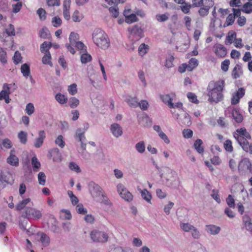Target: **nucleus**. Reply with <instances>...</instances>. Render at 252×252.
<instances>
[{
  "label": "nucleus",
  "mask_w": 252,
  "mask_h": 252,
  "mask_svg": "<svg viewBox=\"0 0 252 252\" xmlns=\"http://www.w3.org/2000/svg\"><path fill=\"white\" fill-rule=\"evenodd\" d=\"M224 87V81L222 79L210 82L207 87L209 101L218 103L222 100L223 97L222 92Z\"/></svg>",
  "instance_id": "1"
},
{
  "label": "nucleus",
  "mask_w": 252,
  "mask_h": 252,
  "mask_svg": "<svg viewBox=\"0 0 252 252\" xmlns=\"http://www.w3.org/2000/svg\"><path fill=\"white\" fill-rule=\"evenodd\" d=\"M233 136L245 152L252 155V143L250 144L248 141L251 139V136L245 127L237 129Z\"/></svg>",
  "instance_id": "2"
},
{
  "label": "nucleus",
  "mask_w": 252,
  "mask_h": 252,
  "mask_svg": "<svg viewBox=\"0 0 252 252\" xmlns=\"http://www.w3.org/2000/svg\"><path fill=\"white\" fill-rule=\"evenodd\" d=\"M93 40L96 46L101 49H106L110 45L107 34L101 29L95 30L93 33Z\"/></svg>",
  "instance_id": "3"
},
{
  "label": "nucleus",
  "mask_w": 252,
  "mask_h": 252,
  "mask_svg": "<svg viewBox=\"0 0 252 252\" xmlns=\"http://www.w3.org/2000/svg\"><path fill=\"white\" fill-rule=\"evenodd\" d=\"M90 237L93 241L96 243H106L108 239V236L106 233L97 230L92 231Z\"/></svg>",
  "instance_id": "4"
},
{
  "label": "nucleus",
  "mask_w": 252,
  "mask_h": 252,
  "mask_svg": "<svg viewBox=\"0 0 252 252\" xmlns=\"http://www.w3.org/2000/svg\"><path fill=\"white\" fill-rule=\"evenodd\" d=\"M23 216L28 219L39 220L41 218V212L33 207H27L25 210V215Z\"/></svg>",
  "instance_id": "5"
},
{
  "label": "nucleus",
  "mask_w": 252,
  "mask_h": 252,
  "mask_svg": "<svg viewBox=\"0 0 252 252\" xmlns=\"http://www.w3.org/2000/svg\"><path fill=\"white\" fill-rule=\"evenodd\" d=\"M225 113L231 114L233 119L237 123H241L243 122V116L240 112V109L233 106L228 107L225 110Z\"/></svg>",
  "instance_id": "6"
},
{
  "label": "nucleus",
  "mask_w": 252,
  "mask_h": 252,
  "mask_svg": "<svg viewBox=\"0 0 252 252\" xmlns=\"http://www.w3.org/2000/svg\"><path fill=\"white\" fill-rule=\"evenodd\" d=\"M79 35L78 33L71 32L69 35V44H66L65 46L68 51H69L72 54H74L75 53V50L73 47L74 45L79 42Z\"/></svg>",
  "instance_id": "7"
},
{
  "label": "nucleus",
  "mask_w": 252,
  "mask_h": 252,
  "mask_svg": "<svg viewBox=\"0 0 252 252\" xmlns=\"http://www.w3.org/2000/svg\"><path fill=\"white\" fill-rule=\"evenodd\" d=\"M117 190L121 197L126 201L130 202L133 199L132 194L122 184L117 186Z\"/></svg>",
  "instance_id": "8"
},
{
  "label": "nucleus",
  "mask_w": 252,
  "mask_h": 252,
  "mask_svg": "<svg viewBox=\"0 0 252 252\" xmlns=\"http://www.w3.org/2000/svg\"><path fill=\"white\" fill-rule=\"evenodd\" d=\"M213 51L218 58H223L227 54L226 48L220 43L215 44L213 47Z\"/></svg>",
  "instance_id": "9"
},
{
  "label": "nucleus",
  "mask_w": 252,
  "mask_h": 252,
  "mask_svg": "<svg viewBox=\"0 0 252 252\" xmlns=\"http://www.w3.org/2000/svg\"><path fill=\"white\" fill-rule=\"evenodd\" d=\"M232 11L233 13L229 14L226 17L225 24L227 26L232 25L234 23L237 16L241 15V10L240 9L233 8Z\"/></svg>",
  "instance_id": "10"
},
{
  "label": "nucleus",
  "mask_w": 252,
  "mask_h": 252,
  "mask_svg": "<svg viewBox=\"0 0 252 252\" xmlns=\"http://www.w3.org/2000/svg\"><path fill=\"white\" fill-rule=\"evenodd\" d=\"M128 31L131 35L134 36L137 39L141 38L143 36V30L138 25L128 28Z\"/></svg>",
  "instance_id": "11"
},
{
  "label": "nucleus",
  "mask_w": 252,
  "mask_h": 252,
  "mask_svg": "<svg viewBox=\"0 0 252 252\" xmlns=\"http://www.w3.org/2000/svg\"><path fill=\"white\" fill-rule=\"evenodd\" d=\"M175 96L174 94H170L160 95V97L162 101L170 108H174V104L172 103L173 97Z\"/></svg>",
  "instance_id": "12"
},
{
  "label": "nucleus",
  "mask_w": 252,
  "mask_h": 252,
  "mask_svg": "<svg viewBox=\"0 0 252 252\" xmlns=\"http://www.w3.org/2000/svg\"><path fill=\"white\" fill-rule=\"evenodd\" d=\"M48 157L52 158L54 161L59 162L62 160V156L58 148H54L49 152Z\"/></svg>",
  "instance_id": "13"
},
{
  "label": "nucleus",
  "mask_w": 252,
  "mask_h": 252,
  "mask_svg": "<svg viewBox=\"0 0 252 252\" xmlns=\"http://www.w3.org/2000/svg\"><path fill=\"white\" fill-rule=\"evenodd\" d=\"M63 6V16L66 20L68 21L70 18L69 12L70 7V0H64Z\"/></svg>",
  "instance_id": "14"
},
{
  "label": "nucleus",
  "mask_w": 252,
  "mask_h": 252,
  "mask_svg": "<svg viewBox=\"0 0 252 252\" xmlns=\"http://www.w3.org/2000/svg\"><path fill=\"white\" fill-rule=\"evenodd\" d=\"M46 137L45 132L43 130H40L38 132V137L35 140L34 146L36 148L40 147L44 142V140Z\"/></svg>",
  "instance_id": "15"
},
{
  "label": "nucleus",
  "mask_w": 252,
  "mask_h": 252,
  "mask_svg": "<svg viewBox=\"0 0 252 252\" xmlns=\"http://www.w3.org/2000/svg\"><path fill=\"white\" fill-rule=\"evenodd\" d=\"M15 151L11 150L9 156L7 158V162L11 166H18L19 158L14 155Z\"/></svg>",
  "instance_id": "16"
},
{
  "label": "nucleus",
  "mask_w": 252,
  "mask_h": 252,
  "mask_svg": "<svg viewBox=\"0 0 252 252\" xmlns=\"http://www.w3.org/2000/svg\"><path fill=\"white\" fill-rule=\"evenodd\" d=\"M177 119L178 120V123L183 126H189L191 124L190 117L188 113H185L183 118H178V117H177Z\"/></svg>",
  "instance_id": "17"
},
{
  "label": "nucleus",
  "mask_w": 252,
  "mask_h": 252,
  "mask_svg": "<svg viewBox=\"0 0 252 252\" xmlns=\"http://www.w3.org/2000/svg\"><path fill=\"white\" fill-rule=\"evenodd\" d=\"M110 129L113 135L116 137H118L122 134L123 131L122 128L118 124H112Z\"/></svg>",
  "instance_id": "18"
},
{
  "label": "nucleus",
  "mask_w": 252,
  "mask_h": 252,
  "mask_svg": "<svg viewBox=\"0 0 252 252\" xmlns=\"http://www.w3.org/2000/svg\"><path fill=\"white\" fill-rule=\"evenodd\" d=\"M206 230L212 235H216L220 232V228L213 224L206 225Z\"/></svg>",
  "instance_id": "19"
},
{
  "label": "nucleus",
  "mask_w": 252,
  "mask_h": 252,
  "mask_svg": "<svg viewBox=\"0 0 252 252\" xmlns=\"http://www.w3.org/2000/svg\"><path fill=\"white\" fill-rule=\"evenodd\" d=\"M242 67L239 64H236L233 69L231 73L232 76L234 79H237L242 74Z\"/></svg>",
  "instance_id": "20"
},
{
  "label": "nucleus",
  "mask_w": 252,
  "mask_h": 252,
  "mask_svg": "<svg viewBox=\"0 0 252 252\" xmlns=\"http://www.w3.org/2000/svg\"><path fill=\"white\" fill-rule=\"evenodd\" d=\"M191 252H207L205 248H204L199 243L192 244L190 248Z\"/></svg>",
  "instance_id": "21"
},
{
  "label": "nucleus",
  "mask_w": 252,
  "mask_h": 252,
  "mask_svg": "<svg viewBox=\"0 0 252 252\" xmlns=\"http://www.w3.org/2000/svg\"><path fill=\"white\" fill-rule=\"evenodd\" d=\"M243 221L246 229L252 233V223L250 217L247 215H244L243 217Z\"/></svg>",
  "instance_id": "22"
},
{
  "label": "nucleus",
  "mask_w": 252,
  "mask_h": 252,
  "mask_svg": "<svg viewBox=\"0 0 252 252\" xmlns=\"http://www.w3.org/2000/svg\"><path fill=\"white\" fill-rule=\"evenodd\" d=\"M124 15L125 16V21L128 24H131L138 20V18L135 14L132 13L127 15L126 12H124Z\"/></svg>",
  "instance_id": "23"
},
{
  "label": "nucleus",
  "mask_w": 252,
  "mask_h": 252,
  "mask_svg": "<svg viewBox=\"0 0 252 252\" xmlns=\"http://www.w3.org/2000/svg\"><path fill=\"white\" fill-rule=\"evenodd\" d=\"M198 65V60L194 58H191L189 61V63L187 64L188 71H191L196 68Z\"/></svg>",
  "instance_id": "24"
},
{
  "label": "nucleus",
  "mask_w": 252,
  "mask_h": 252,
  "mask_svg": "<svg viewBox=\"0 0 252 252\" xmlns=\"http://www.w3.org/2000/svg\"><path fill=\"white\" fill-rule=\"evenodd\" d=\"M142 198L149 203H151L152 195L151 193L146 189H139Z\"/></svg>",
  "instance_id": "25"
},
{
  "label": "nucleus",
  "mask_w": 252,
  "mask_h": 252,
  "mask_svg": "<svg viewBox=\"0 0 252 252\" xmlns=\"http://www.w3.org/2000/svg\"><path fill=\"white\" fill-rule=\"evenodd\" d=\"M246 167L250 173H252V165L251 162L248 159L242 160L239 164V170H240L241 167Z\"/></svg>",
  "instance_id": "26"
},
{
  "label": "nucleus",
  "mask_w": 252,
  "mask_h": 252,
  "mask_svg": "<svg viewBox=\"0 0 252 252\" xmlns=\"http://www.w3.org/2000/svg\"><path fill=\"white\" fill-rule=\"evenodd\" d=\"M240 10L241 12L242 11L246 14H250L252 13V2H247L244 3Z\"/></svg>",
  "instance_id": "27"
},
{
  "label": "nucleus",
  "mask_w": 252,
  "mask_h": 252,
  "mask_svg": "<svg viewBox=\"0 0 252 252\" xmlns=\"http://www.w3.org/2000/svg\"><path fill=\"white\" fill-rule=\"evenodd\" d=\"M203 144L202 141L200 139H197L194 143V147L196 151L199 154H202L204 150L203 147L202 146Z\"/></svg>",
  "instance_id": "28"
},
{
  "label": "nucleus",
  "mask_w": 252,
  "mask_h": 252,
  "mask_svg": "<svg viewBox=\"0 0 252 252\" xmlns=\"http://www.w3.org/2000/svg\"><path fill=\"white\" fill-rule=\"evenodd\" d=\"M81 54L82 55L80 57V60L82 63H87L92 60V57L90 54L87 52L82 53Z\"/></svg>",
  "instance_id": "29"
},
{
  "label": "nucleus",
  "mask_w": 252,
  "mask_h": 252,
  "mask_svg": "<svg viewBox=\"0 0 252 252\" xmlns=\"http://www.w3.org/2000/svg\"><path fill=\"white\" fill-rule=\"evenodd\" d=\"M85 130L81 129V128H78L76 130L75 133V137L80 141L81 143L84 142L86 139L84 135Z\"/></svg>",
  "instance_id": "30"
},
{
  "label": "nucleus",
  "mask_w": 252,
  "mask_h": 252,
  "mask_svg": "<svg viewBox=\"0 0 252 252\" xmlns=\"http://www.w3.org/2000/svg\"><path fill=\"white\" fill-rule=\"evenodd\" d=\"M31 202V199L30 198H26L19 202L16 206V209L18 211L23 209L26 206Z\"/></svg>",
  "instance_id": "31"
},
{
  "label": "nucleus",
  "mask_w": 252,
  "mask_h": 252,
  "mask_svg": "<svg viewBox=\"0 0 252 252\" xmlns=\"http://www.w3.org/2000/svg\"><path fill=\"white\" fill-rule=\"evenodd\" d=\"M236 37V34L234 32H228L227 36L225 39V44H231L235 40Z\"/></svg>",
  "instance_id": "32"
},
{
  "label": "nucleus",
  "mask_w": 252,
  "mask_h": 252,
  "mask_svg": "<svg viewBox=\"0 0 252 252\" xmlns=\"http://www.w3.org/2000/svg\"><path fill=\"white\" fill-rule=\"evenodd\" d=\"M55 99L60 104H64L67 102V98L61 93H58L55 95Z\"/></svg>",
  "instance_id": "33"
},
{
  "label": "nucleus",
  "mask_w": 252,
  "mask_h": 252,
  "mask_svg": "<svg viewBox=\"0 0 252 252\" xmlns=\"http://www.w3.org/2000/svg\"><path fill=\"white\" fill-rule=\"evenodd\" d=\"M74 47L76 50L80 51V53L87 52V47L81 41L76 43L74 46H73V47Z\"/></svg>",
  "instance_id": "34"
},
{
  "label": "nucleus",
  "mask_w": 252,
  "mask_h": 252,
  "mask_svg": "<svg viewBox=\"0 0 252 252\" xmlns=\"http://www.w3.org/2000/svg\"><path fill=\"white\" fill-rule=\"evenodd\" d=\"M83 18V14L77 10H75L72 14V19L74 22H79Z\"/></svg>",
  "instance_id": "35"
},
{
  "label": "nucleus",
  "mask_w": 252,
  "mask_h": 252,
  "mask_svg": "<svg viewBox=\"0 0 252 252\" xmlns=\"http://www.w3.org/2000/svg\"><path fill=\"white\" fill-rule=\"evenodd\" d=\"M18 137L22 144H25L28 140L27 133L24 131H20L18 134Z\"/></svg>",
  "instance_id": "36"
},
{
  "label": "nucleus",
  "mask_w": 252,
  "mask_h": 252,
  "mask_svg": "<svg viewBox=\"0 0 252 252\" xmlns=\"http://www.w3.org/2000/svg\"><path fill=\"white\" fill-rule=\"evenodd\" d=\"M21 73L25 77H28L30 74V66L27 63H24L21 67Z\"/></svg>",
  "instance_id": "37"
},
{
  "label": "nucleus",
  "mask_w": 252,
  "mask_h": 252,
  "mask_svg": "<svg viewBox=\"0 0 252 252\" xmlns=\"http://www.w3.org/2000/svg\"><path fill=\"white\" fill-rule=\"evenodd\" d=\"M52 45L51 42L44 41L40 46V50L42 53H47L50 52L49 49L51 47Z\"/></svg>",
  "instance_id": "38"
},
{
  "label": "nucleus",
  "mask_w": 252,
  "mask_h": 252,
  "mask_svg": "<svg viewBox=\"0 0 252 252\" xmlns=\"http://www.w3.org/2000/svg\"><path fill=\"white\" fill-rule=\"evenodd\" d=\"M42 63L44 64H48L50 66L52 65L51 62V56L50 52L45 53L42 59Z\"/></svg>",
  "instance_id": "39"
},
{
  "label": "nucleus",
  "mask_w": 252,
  "mask_h": 252,
  "mask_svg": "<svg viewBox=\"0 0 252 252\" xmlns=\"http://www.w3.org/2000/svg\"><path fill=\"white\" fill-rule=\"evenodd\" d=\"M23 4L22 1H18L16 3L12 4L11 12L13 13L19 12L22 7Z\"/></svg>",
  "instance_id": "40"
},
{
  "label": "nucleus",
  "mask_w": 252,
  "mask_h": 252,
  "mask_svg": "<svg viewBox=\"0 0 252 252\" xmlns=\"http://www.w3.org/2000/svg\"><path fill=\"white\" fill-rule=\"evenodd\" d=\"M40 241L44 247L48 246L50 242L49 236L43 233L41 234Z\"/></svg>",
  "instance_id": "41"
},
{
  "label": "nucleus",
  "mask_w": 252,
  "mask_h": 252,
  "mask_svg": "<svg viewBox=\"0 0 252 252\" xmlns=\"http://www.w3.org/2000/svg\"><path fill=\"white\" fill-rule=\"evenodd\" d=\"M223 147L225 150L228 152H232L233 151L232 142L230 140L227 139L223 143Z\"/></svg>",
  "instance_id": "42"
},
{
  "label": "nucleus",
  "mask_w": 252,
  "mask_h": 252,
  "mask_svg": "<svg viewBox=\"0 0 252 252\" xmlns=\"http://www.w3.org/2000/svg\"><path fill=\"white\" fill-rule=\"evenodd\" d=\"M149 50V46L145 43L141 44L138 48L139 55L143 56L146 54Z\"/></svg>",
  "instance_id": "43"
},
{
  "label": "nucleus",
  "mask_w": 252,
  "mask_h": 252,
  "mask_svg": "<svg viewBox=\"0 0 252 252\" xmlns=\"http://www.w3.org/2000/svg\"><path fill=\"white\" fill-rule=\"evenodd\" d=\"M135 149L137 151L141 154L143 153L145 151V145L143 141L138 142L135 145Z\"/></svg>",
  "instance_id": "44"
},
{
  "label": "nucleus",
  "mask_w": 252,
  "mask_h": 252,
  "mask_svg": "<svg viewBox=\"0 0 252 252\" xmlns=\"http://www.w3.org/2000/svg\"><path fill=\"white\" fill-rule=\"evenodd\" d=\"M187 97L189 101L195 104H198L199 101L197 99V96L194 93L189 92L187 94Z\"/></svg>",
  "instance_id": "45"
},
{
  "label": "nucleus",
  "mask_w": 252,
  "mask_h": 252,
  "mask_svg": "<svg viewBox=\"0 0 252 252\" xmlns=\"http://www.w3.org/2000/svg\"><path fill=\"white\" fill-rule=\"evenodd\" d=\"M7 54L6 51L2 48L0 47V61L3 63H7Z\"/></svg>",
  "instance_id": "46"
},
{
  "label": "nucleus",
  "mask_w": 252,
  "mask_h": 252,
  "mask_svg": "<svg viewBox=\"0 0 252 252\" xmlns=\"http://www.w3.org/2000/svg\"><path fill=\"white\" fill-rule=\"evenodd\" d=\"M32 165L34 171H37L40 167V163L36 157H33L32 158Z\"/></svg>",
  "instance_id": "47"
},
{
  "label": "nucleus",
  "mask_w": 252,
  "mask_h": 252,
  "mask_svg": "<svg viewBox=\"0 0 252 252\" xmlns=\"http://www.w3.org/2000/svg\"><path fill=\"white\" fill-rule=\"evenodd\" d=\"M79 104V100L75 97H71L69 101V105L71 108H75Z\"/></svg>",
  "instance_id": "48"
},
{
  "label": "nucleus",
  "mask_w": 252,
  "mask_h": 252,
  "mask_svg": "<svg viewBox=\"0 0 252 252\" xmlns=\"http://www.w3.org/2000/svg\"><path fill=\"white\" fill-rule=\"evenodd\" d=\"M180 227L181 229L185 232L191 231L193 228H194L193 225L190 224L189 223H181Z\"/></svg>",
  "instance_id": "49"
},
{
  "label": "nucleus",
  "mask_w": 252,
  "mask_h": 252,
  "mask_svg": "<svg viewBox=\"0 0 252 252\" xmlns=\"http://www.w3.org/2000/svg\"><path fill=\"white\" fill-rule=\"evenodd\" d=\"M62 23V20L58 16L54 17L52 19V24L54 27H59Z\"/></svg>",
  "instance_id": "50"
},
{
  "label": "nucleus",
  "mask_w": 252,
  "mask_h": 252,
  "mask_svg": "<svg viewBox=\"0 0 252 252\" xmlns=\"http://www.w3.org/2000/svg\"><path fill=\"white\" fill-rule=\"evenodd\" d=\"M209 10L210 8L201 6L198 10V13L201 17H205L208 14Z\"/></svg>",
  "instance_id": "51"
},
{
  "label": "nucleus",
  "mask_w": 252,
  "mask_h": 252,
  "mask_svg": "<svg viewBox=\"0 0 252 252\" xmlns=\"http://www.w3.org/2000/svg\"><path fill=\"white\" fill-rule=\"evenodd\" d=\"M26 112L28 115H31L32 114L34 111V107L33 106V104L32 103H29L27 104L26 107Z\"/></svg>",
  "instance_id": "52"
},
{
  "label": "nucleus",
  "mask_w": 252,
  "mask_h": 252,
  "mask_svg": "<svg viewBox=\"0 0 252 252\" xmlns=\"http://www.w3.org/2000/svg\"><path fill=\"white\" fill-rule=\"evenodd\" d=\"M67 91L71 95H74L77 92V85L73 83L68 87Z\"/></svg>",
  "instance_id": "53"
},
{
  "label": "nucleus",
  "mask_w": 252,
  "mask_h": 252,
  "mask_svg": "<svg viewBox=\"0 0 252 252\" xmlns=\"http://www.w3.org/2000/svg\"><path fill=\"white\" fill-rule=\"evenodd\" d=\"M230 61L228 59H225L221 63V69L224 72L228 71L230 65Z\"/></svg>",
  "instance_id": "54"
},
{
  "label": "nucleus",
  "mask_w": 252,
  "mask_h": 252,
  "mask_svg": "<svg viewBox=\"0 0 252 252\" xmlns=\"http://www.w3.org/2000/svg\"><path fill=\"white\" fill-rule=\"evenodd\" d=\"M38 181L40 185L44 186L46 182V176L44 173L40 172L38 174Z\"/></svg>",
  "instance_id": "55"
},
{
  "label": "nucleus",
  "mask_w": 252,
  "mask_h": 252,
  "mask_svg": "<svg viewBox=\"0 0 252 252\" xmlns=\"http://www.w3.org/2000/svg\"><path fill=\"white\" fill-rule=\"evenodd\" d=\"M22 59V58L21 53L18 51H16L13 57V60L14 63L15 64H18L21 62Z\"/></svg>",
  "instance_id": "56"
},
{
  "label": "nucleus",
  "mask_w": 252,
  "mask_h": 252,
  "mask_svg": "<svg viewBox=\"0 0 252 252\" xmlns=\"http://www.w3.org/2000/svg\"><path fill=\"white\" fill-rule=\"evenodd\" d=\"M184 5L180 6L182 11L185 14H188L190 12V9L192 6L190 4L187 3H184Z\"/></svg>",
  "instance_id": "57"
},
{
  "label": "nucleus",
  "mask_w": 252,
  "mask_h": 252,
  "mask_svg": "<svg viewBox=\"0 0 252 252\" xmlns=\"http://www.w3.org/2000/svg\"><path fill=\"white\" fill-rule=\"evenodd\" d=\"M126 101L130 106L136 107L138 106V102L136 97H129L127 99Z\"/></svg>",
  "instance_id": "58"
},
{
  "label": "nucleus",
  "mask_w": 252,
  "mask_h": 252,
  "mask_svg": "<svg viewBox=\"0 0 252 252\" xmlns=\"http://www.w3.org/2000/svg\"><path fill=\"white\" fill-rule=\"evenodd\" d=\"M69 169L73 171H75L77 173L81 172V169L79 166L74 162H70L69 164Z\"/></svg>",
  "instance_id": "59"
},
{
  "label": "nucleus",
  "mask_w": 252,
  "mask_h": 252,
  "mask_svg": "<svg viewBox=\"0 0 252 252\" xmlns=\"http://www.w3.org/2000/svg\"><path fill=\"white\" fill-rule=\"evenodd\" d=\"M39 36L41 38L46 39L49 35V32L46 28H42L39 32Z\"/></svg>",
  "instance_id": "60"
},
{
  "label": "nucleus",
  "mask_w": 252,
  "mask_h": 252,
  "mask_svg": "<svg viewBox=\"0 0 252 252\" xmlns=\"http://www.w3.org/2000/svg\"><path fill=\"white\" fill-rule=\"evenodd\" d=\"M55 143L60 147L63 148L65 145V142L63 139L62 135H59L55 140Z\"/></svg>",
  "instance_id": "61"
},
{
  "label": "nucleus",
  "mask_w": 252,
  "mask_h": 252,
  "mask_svg": "<svg viewBox=\"0 0 252 252\" xmlns=\"http://www.w3.org/2000/svg\"><path fill=\"white\" fill-rule=\"evenodd\" d=\"M6 33L9 36L15 35V31L14 26L12 24H9L7 28L5 29Z\"/></svg>",
  "instance_id": "62"
},
{
  "label": "nucleus",
  "mask_w": 252,
  "mask_h": 252,
  "mask_svg": "<svg viewBox=\"0 0 252 252\" xmlns=\"http://www.w3.org/2000/svg\"><path fill=\"white\" fill-rule=\"evenodd\" d=\"M109 11L113 18H117L119 16V12L118 8L116 7H110Z\"/></svg>",
  "instance_id": "63"
},
{
  "label": "nucleus",
  "mask_w": 252,
  "mask_h": 252,
  "mask_svg": "<svg viewBox=\"0 0 252 252\" xmlns=\"http://www.w3.org/2000/svg\"><path fill=\"white\" fill-rule=\"evenodd\" d=\"M37 13L38 15L39 18L41 20L44 21L46 18V12L43 8H39L37 11Z\"/></svg>",
  "instance_id": "64"
}]
</instances>
